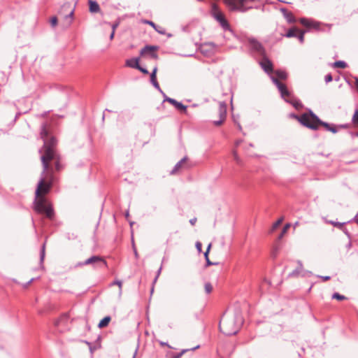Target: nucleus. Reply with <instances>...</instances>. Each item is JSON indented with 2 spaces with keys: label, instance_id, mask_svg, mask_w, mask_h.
Returning <instances> with one entry per match:
<instances>
[{
  "label": "nucleus",
  "instance_id": "obj_1",
  "mask_svg": "<svg viewBox=\"0 0 358 358\" xmlns=\"http://www.w3.org/2000/svg\"><path fill=\"white\" fill-rule=\"evenodd\" d=\"M41 136L44 143V155L41 156L43 169L35 192V197L44 196L49 193L54 181L53 171L50 169L49 162L57 159L54 149L57 141L54 137L49 138L48 131L45 124L41 127Z\"/></svg>",
  "mask_w": 358,
  "mask_h": 358
},
{
  "label": "nucleus",
  "instance_id": "obj_2",
  "mask_svg": "<svg viewBox=\"0 0 358 358\" xmlns=\"http://www.w3.org/2000/svg\"><path fill=\"white\" fill-rule=\"evenodd\" d=\"M243 323V317L241 313L237 310L236 313L224 314L220 322L219 327L224 334L232 336L239 331Z\"/></svg>",
  "mask_w": 358,
  "mask_h": 358
},
{
  "label": "nucleus",
  "instance_id": "obj_3",
  "mask_svg": "<svg viewBox=\"0 0 358 358\" xmlns=\"http://www.w3.org/2000/svg\"><path fill=\"white\" fill-rule=\"evenodd\" d=\"M34 210L37 213L45 214L50 220L53 219L55 215L53 208L45 196L35 197L34 201Z\"/></svg>",
  "mask_w": 358,
  "mask_h": 358
},
{
  "label": "nucleus",
  "instance_id": "obj_4",
  "mask_svg": "<svg viewBox=\"0 0 358 358\" xmlns=\"http://www.w3.org/2000/svg\"><path fill=\"white\" fill-rule=\"evenodd\" d=\"M273 83L276 85L281 96L288 103H291L295 108L299 109L302 107L301 101L294 98L287 89V87L274 77H271Z\"/></svg>",
  "mask_w": 358,
  "mask_h": 358
},
{
  "label": "nucleus",
  "instance_id": "obj_5",
  "mask_svg": "<svg viewBox=\"0 0 358 358\" xmlns=\"http://www.w3.org/2000/svg\"><path fill=\"white\" fill-rule=\"evenodd\" d=\"M302 125L311 129L317 130L319 128L320 118L312 111L309 113H303L301 116L292 115Z\"/></svg>",
  "mask_w": 358,
  "mask_h": 358
},
{
  "label": "nucleus",
  "instance_id": "obj_6",
  "mask_svg": "<svg viewBox=\"0 0 358 358\" xmlns=\"http://www.w3.org/2000/svg\"><path fill=\"white\" fill-rule=\"evenodd\" d=\"M231 10L245 12L253 8L255 0H223Z\"/></svg>",
  "mask_w": 358,
  "mask_h": 358
},
{
  "label": "nucleus",
  "instance_id": "obj_7",
  "mask_svg": "<svg viewBox=\"0 0 358 358\" xmlns=\"http://www.w3.org/2000/svg\"><path fill=\"white\" fill-rule=\"evenodd\" d=\"M92 264L95 268H105L107 267V263L105 259L99 256H92L87 259L84 262L79 263L78 266Z\"/></svg>",
  "mask_w": 358,
  "mask_h": 358
},
{
  "label": "nucleus",
  "instance_id": "obj_8",
  "mask_svg": "<svg viewBox=\"0 0 358 358\" xmlns=\"http://www.w3.org/2000/svg\"><path fill=\"white\" fill-rule=\"evenodd\" d=\"M213 16L216 19L217 22H220V25L224 29H229V24L227 20L225 19L223 14L217 9L216 6L214 4L213 6Z\"/></svg>",
  "mask_w": 358,
  "mask_h": 358
},
{
  "label": "nucleus",
  "instance_id": "obj_9",
  "mask_svg": "<svg viewBox=\"0 0 358 358\" xmlns=\"http://www.w3.org/2000/svg\"><path fill=\"white\" fill-rule=\"evenodd\" d=\"M226 115H227V104L225 102L221 101L219 103L220 120L217 121H214L213 124L216 126L221 125L225 120Z\"/></svg>",
  "mask_w": 358,
  "mask_h": 358
},
{
  "label": "nucleus",
  "instance_id": "obj_10",
  "mask_svg": "<svg viewBox=\"0 0 358 358\" xmlns=\"http://www.w3.org/2000/svg\"><path fill=\"white\" fill-rule=\"evenodd\" d=\"M248 42L250 44V48L255 50V52L259 53V54H264V49L262 44L257 41L255 38H250L248 39Z\"/></svg>",
  "mask_w": 358,
  "mask_h": 358
},
{
  "label": "nucleus",
  "instance_id": "obj_11",
  "mask_svg": "<svg viewBox=\"0 0 358 358\" xmlns=\"http://www.w3.org/2000/svg\"><path fill=\"white\" fill-rule=\"evenodd\" d=\"M158 49L157 46L155 45H145L143 49H141L140 54L141 55H143L145 54L149 53L152 58L157 59L158 58L157 55L155 52V50Z\"/></svg>",
  "mask_w": 358,
  "mask_h": 358
},
{
  "label": "nucleus",
  "instance_id": "obj_12",
  "mask_svg": "<svg viewBox=\"0 0 358 358\" xmlns=\"http://www.w3.org/2000/svg\"><path fill=\"white\" fill-rule=\"evenodd\" d=\"M260 65L264 71L268 74H271L273 72V64L268 59L264 58L260 62Z\"/></svg>",
  "mask_w": 358,
  "mask_h": 358
},
{
  "label": "nucleus",
  "instance_id": "obj_13",
  "mask_svg": "<svg viewBox=\"0 0 358 358\" xmlns=\"http://www.w3.org/2000/svg\"><path fill=\"white\" fill-rule=\"evenodd\" d=\"M157 71V67L155 66L150 74V82L153 85V86L159 91L160 93H163V91L162 90L158 82L157 81L156 78V73Z\"/></svg>",
  "mask_w": 358,
  "mask_h": 358
},
{
  "label": "nucleus",
  "instance_id": "obj_14",
  "mask_svg": "<svg viewBox=\"0 0 358 358\" xmlns=\"http://www.w3.org/2000/svg\"><path fill=\"white\" fill-rule=\"evenodd\" d=\"M319 126H323L327 131H331L334 134L337 133L338 129L336 127L334 124H330L327 122H323L320 119Z\"/></svg>",
  "mask_w": 358,
  "mask_h": 358
},
{
  "label": "nucleus",
  "instance_id": "obj_15",
  "mask_svg": "<svg viewBox=\"0 0 358 358\" xmlns=\"http://www.w3.org/2000/svg\"><path fill=\"white\" fill-rule=\"evenodd\" d=\"M300 22L301 23V24H303V26H305L308 28H310V27L317 28L318 27V24L315 22L312 21L308 19H306V18H301L300 20Z\"/></svg>",
  "mask_w": 358,
  "mask_h": 358
},
{
  "label": "nucleus",
  "instance_id": "obj_16",
  "mask_svg": "<svg viewBox=\"0 0 358 358\" xmlns=\"http://www.w3.org/2000/svg\"><path fill=\"white\" fill-rule=\"evenodd\" d=\"M126 65L129 67L136 69L139 66V58H131L126 61Z\"/></svg>",
  "mask_w": 358,
  "mask_h": 358
},
{
  "label": "nucleus",
  "instance_id": "obj_17",
  "mask_svg": "<svg viewBox=\"0 0 358 358\" xmlns=\"http://www.w3.org/2000/svg\"><path fill=\"white\" fill-rule=\"evenodd\" d=\"M298 267L289 274V276L295 277L299 275L303 271V264L301 261H298Z\"/></svg>",
  "mask_w": 358,
  "mask_h": 358
},
{
  "label": "nucleus",
  "instance_id": "obj_18",
  "mask_svg": "<svg viewBox=\"0 0 358 358\" xmlns=\"http://www.w3.org/2000/svg\"><path fill=\"white\" fill-rule=\"evenodd\" d=\"M90 5V11L91 13H97L100 10L99 5L95 1L92 0L89 1Z\"/></svg>",
  "mask_w": 358,
  "mask_h": 358
},
{
  "label": "nucleus",
  "instance_id": "obj_19",
  "mask_svg": "<svg viewBox=\"0 0 358 358\" xmlns=\"http://www.w3.org/2000/svg\"><path fill=\"white\" fill-rule=\"evenodd\" d=\"M275 74L276 75L277 78L274 76L275 78H276L278 80V79L281 80H285L287 78V73L283 70H277L275 71ZM273 77V76H271V78Z\"/></svg>",
  "mask_w": 358,
  "mask_h": 358
},
{
  "label": "nucleus",
  "instance_id": "obj_20",
  "mask_svg": "<svg viewBox=\"0 0 358 358\" xmlns=\"http://www.w3.org/2000/svg\"><path fill=\"white\" fill-rule=\"evenodd\" d=\"M73 15H74V8L71 9L70 13L65 16V21H66V27H69L71 24V23L73 22Z\"/></svg>",
  "mask_w": 358,
  "mask_h": 358
},
{
  "label": "nucleus",
  "instance_id": "obj_21",
  "mask_svg": "<svg viewBox=\"0 0 358 358\" xmlns=\"http://www.w3.org/2000/svg\"><path fill=\"white\" fill-rule=\"evenodd\" d=\"M299 31V30L297 28H291L287 31L285 36L287 38L296 37Z\"/></svg>",
  "mask_w": 358,
  "mask_h": 358
},
{
  "label": "nucleus",
  "instance_id": "obj_22",
  "mask_svg": "<svg viewBox=\"0 0 358 358\" xmlns=\"http://www.w3.org/2000/svg\"><path fill=\"white\" fill-rule=\"evenodd\" d=\"M111 318L110 316L103 317L99 323L98 327L99 328H103L108 325Z\"/></svg>",
  "mask_w": 358,
  "mask_h": 358
},
{
  "label": "nucleus",
  "instance_id": "obj_23",
  "mask_svg": "<svg viewBox=\"0 0 358 358\" xmlns=\"http://www.w3.org/2000/svg\"><path fill=\"white\" fill-rule=\"evenodd\" d=\"M282 11L284 13L285 17L287 19V22H289V23H292V22H295V18L292 13L287 12L284 9H282Z\"/></svg>",
  "mask_w": 358,
  "mask_h": 358
},
{
  "label": "nucleus",
  "instance_id": "obj_24",
  "mask_svg": "<svg viewBox=\"0 0 358 358\" xmlns=\"http://www.w3.org/2000/svg\"><path fill=\"white\" fill-rule=\"evenodd\" d=\"M186 159V157L182 158L175 165L173 169L171 171L172 174L176 173L181 167L182 164L185 162Z\"/></svg>",
  "mask_w": 358,
  "mask_h": 358
},
{
  "label": "nucleus",
  "instance_id": "obj_25",
  "mask_svg": "<svg viewBox=\"0 0 358 358\" xmlns=\"http://www.w3.org/2000/svg\"><path fill=\"white\" fill-rule=\"evenodd\" d=\"M333 66L336 68L345 69L347 66V64L343 61L335 62Z\"/></svg>",
  "mask_w": 358,
  "mask_h": 358
},
{
  "label": "nucleus",
  "instance_id": "obj_26",
  "mask_svg": "<svg viewBox=\"0 0 358 358\" xmlns=\"http://www.w3.org/2000/svg\"><path fill=\"white\" fill-rule=\"evenodd\" d=\"M176 108L178 110L186 113L187 111V106L183 105L182 103L177 101L176 104L175 105Z\"/></svg>",
  "mask_w": 358,
  "mask_h": 358
},
{
  "label": "nucleus",
  "instance_id": "obj_27",
  "mask_svg": "<svg viewBox=\"0 0 358 358\" xmlns=\"http://www.w3.org/2000/svg\"><path fill=\"white\" fill-rule=\"evenodd\" d=\"M331 298L333 299H336V300H338V301H343L344 299H346V297L344 296V295H341L338 292H335L332 294V296Z\"/></svg>",
  "mask_w": 358,
  "mask_h": 358
},
{
  "label": "nucleus",
  "instance_id": "obj_28",
  "mask_svg": "<svg viewBox=\"0 0 358 358\" xmlns=\"http://www.w3.org/2000/svg\"><path fill=\"white\" fill-rule=\"evenodd\" d=\"M282 220H283V218L281 217V218L278 219L275 223H273L271 230V232H273V231H275L280 225Z\"/></svg>",
  "mask_w": 358,
  "mask_h": 358
},
{
  "label": "nucleus",
  "instance_id": "obj_29",
  "mask_svg": "<svg viewBox=\"0 0 358 358\" xmlns=\"http://www.w3.org/2000/svg\"><path fill=\"white\" fill-rule=\"evenodd\" d=\"M304 34H305V31H299V32L297 33V35L296 37L298 38L299 41H300L301 43H303V41H304Z\"/></svg>",
  "mask_w": 358,
  "mask_h": 358
},
{
  "label": "nucleus",
  "instance_id": "obj_30",
  "mask_svg": "<svg viewBox=\"0 0 358 358\" xmlns=\"http://www.w3.org/2000/svg\"><path fill=\"white\" fill-rule=\"evenodd\" d=\"M289 227H290V224H289V223H288V224H286L284 226V227H283V229H282V231H281L280 234V235H279V236H278V239H280V238H282L283 237L284 234L287 232V229H288Z\"/></svg>",
  "mask_w": 358,
  "mask_h": 358
},
{
  "label": "nucleus",
  "instance_id": "obj_31",
  "mask_svg": "<svg viewBox=\"0 0 358 358\" xmlns=\"http://www.w3.org/2000/svg\"><path fill=\"white\" fill-rule=\"evenodd\" d=\"M204 288H205V291L207 294H210L213 290V286L211 285V284L210 282L205 283Z\"/></svg>",
  "mask_w": 358,
  "mask_h": 358
},
{
  "label": "nucleus",
  "instance_id": "obj_32",
  "mask_svg": "<svg viewBox=\"0 0 358 358\" xmlns=\"http://www.w3.org/2000/svg\"><path fill=\"white\" fill-rule=\"evenodd\" d=\"M329 223H331L332 225H334V227H338L339 229H342L343 225L345 224V222L341 223V222H334V221H330Z\"/></svg>",
  "mask_w": 358,
  "mask_h": 358
},
{
  "label": "nucleus",
  "instance_id": "obj_33",
  "mask_svg": "<svg viewBox=\"0 0 358 358\" xmlns=\"http://www.w3.org/2000/svg\"><path fill=\"white\" fill-rule=\"evenodd\" d=\"M50 24L52 27H55L57 26V17L54 16L52 17H51L50 20Z\"/></svg>",
  "mask_w": 358,
  "mask_h": 358
},
{
  "label": "nucleus",
  "instance_id": "obj_34",
  "mask_svg": "<svg viewBox=\"0 0 358 358\" xmlns=\"http://www.w3.org/2000/svg\"><path fill=\"white\" fill-rule=\"evenodd\" d=\"M164 101H167V102L171 103L174 106H175V105L177 103V101L176 99H172V98H165L164 99Z\"/></svg>",
  "mask_w": 358,
  "mask_h": 358
},
{
  "label": "nucleus",
  "instance_id": "obj_35",
  "mask_svg": "<svg viewBox=\"0 0 358 358\" xmlns=\"http://www.w3.org/2000/svg\"><path fill=\"white\" fill-rule=\"evenodd\" d=\"M352 122L355 124H357L358 123V110H356L355 113H354V115H353Z\"/></svg>",
  "mask_w": 358,
  "mask_h": 358
},
{
  "label": "nucleus",
  "instance_id": "obj_36",
  "mask_svg": "<svg viewBox=\"0 0 358 358\" xmlns=\"http://www.w3.org/2000/svg\"><path fill=\"white\" fill-rule=\"evenodd\" d=\"M45 244L44 243L42 246L41 251V262H43L45 257Z\"/></svg>",
  "mask_w": 358,
  "mask_h": 358
},
{
  "label": "nucleus",
  "instance_id": "obj_37",
  "mask_svg": "<svg viewBox=\"0 0 358 358\" xmlns=\"http://www.w3.org/2000/svg\"><path fill=\"white\" fill-rule=\"evenodd\" d=\"M113 285H118L119 288H120V292H122V281L119 280H117L113 282Z\"/></svg>",
  "mask_w": 358,
  "mask_h": 358
},
{
  "label": "nucleus",
  "instance_id": "obj_38",
  "mask_svg": "<svg viewBox=\"0 0 358 358\" xmlns=\"http://www.w3.org/2000/svg\"><path fill=\"white\" fill-rule=\"evenodd\" d=\"M188 350H187H187H182L180 353H178V354H177V355H174L172 358H180V357H181V356H182L185 352H187V351H188Z\"/></svg>",
  "mask_w": 358,
  "mask_h": 358
},
{
  "label": "nucleus",
  "instance_id": "obj_39",
  "mask_svg": "<svg viewBox=\"0 0 358 358\" xmlns=\"http://www.w3.org/2000/svg\"><path fill=\"white\" fill-rule=\"evenodd\" d=\"M332 76L331 74H327L325 76L324 80L327 83L332 81Z\"/></svg>",
  "mask_w": 358,
  "mask_h": 358
},
{
  "label": "nucleus",
  "instance_id": "obj_40",
  "mask_svg": "<svg viewBox=\"0 0 358 358\" xmlns=\"http://www.w3.org/2000/svg\"><path fill=\"white\" fill-rule=\"evenodd\" d=\"M137 69L139 70L140 71H141L144 74H148V73H149L146 69L141 66L140 65L138 66V68H137Z\"/></svg>",
  "mask_w": 358,
  "mask_h": 358
},
{
  "label": "nucleus",
  "instance_id": "obj_41",
  "mask_svg": "<svg viewBox=\"0 0 358 358\" xmlns=\"http://www.w3.org/2000/svg\"><path fill=\"white\" fill-rule=\"evenodd\" d=\"M196 248L197 250L199 251V252H201V248H202L201 243H200L199 241H197L196 243Z\"/></svg>",
  "mask_w": 358,
  "mask_h": 358
},
{
  "label": "nucleus",
  "instance_id": "obj_42",
  "mask_svg": "<svg viewBox=\"0 0 358 358\" xmlns=\"http://www.w3.org/2000/svg\"><path fill=\"white\" fill-rule=\"evenodd\" d=\"M210 247H211V244H209L208 248H207V250H206V252L204 253L205 259L208 258V253H209Z\"/></svg>",
  "mask_w": 358,
  "mask_h": 358
},
{
  "label": "nucleus",
  "instance_id": "obj_43",
  "mask_svg": "<svg viewBox=\"0 0 358 358\" xmlns=\"http://www.w3.org/2000/svg\"><path fill=\"white\" fill-rule=\"evenodd\" d=\"M233 155H234V159L236 161L237 163H239L240 162V159H239V157H238L236 152L234 151Z\"/></svg>",
  "mask_w": 358,
  "mask_h": 358
},
{
  "label": "nucleus",
  "instance_id": "obj_44",
  "mask_svg": "<svg viewBox=\"0 0 358 358\" xmlns=\"http://www.w3.org/2000/svg\"><path fill=\"white\" fill-rule=\"evenodd\" d=\"M145 23L150 24V26H152L154 29H156V24L152 22V21H149V20H147L145 21Z\"/></svg>",
  "mask_w": 358,
  "mask_h": 358
},
{
  "label": "nucleus",
  "instance_id": "obj_45",
  "mask_svg": "<svg viewBox=\"0 0 358 358\" xmlns=\"http://www.w3.org/2000/svg\"><path fill=\"white\" fill-rule=\"evenodd\" d=\"M319 278H321L324 281H327L328 280L330 279V276H320V275H318Z\"/></svg>",
  "mask_w": 358,
  "mask_h": 358
},
{
  "label": "nucleus",
  "instance_id": "obj_46",
  "mask_svg": "<svg viewBox=\"0 0 358 358\" xmlns=\"http://www.w3.org/2000/svg\"><path fill=\"white\" fill-rule=\"evenodd\" d=\"M196 217H194V218H192V219H191V220H189V223H190L192 225H194V224H195V223H196Z\"/></svg>",
  "mask_w": 358,
  "mask_h": 358
},
{
  "label": "nucleus",
  "instance_id": "obj_47",
  "mask_svg": "<svg viewBox=\"0 0 358 358\" xmlns=\"http://www.w3.org/2000/svg\"><path fill=\"white\" fill-rule=\"evenodd\" d=\"M117 26H118V23L113 24H112V31H115V29L117 27Z\"/></svg>",
  "mask_w": 358,
  "mask_h": 358
},
{
  "label": "nucleus",
  "instance_id": "obj_48",
  "mask_svg": "<svg viewBox=\"0 0 358 358\" xmlns=\"http://www.w3.org/2000/svg\"><path fill=\"white\" fill-rule=\"evenodd\" d=\"M161 271H162V267H160V268H159V270H158V271H157V276H156V278H155V279L154 282H156V280H157V278L159 277V274H160V273H161Z\"/></svg>",
  "mask_w": 358,
  "mask_h": 358
},
{
  "label": "nucleus",
  "instance_id": "obj_49",
  "mask_svg": "<svg viewBox=\"0 0 358 358\" xmlns=\"http://www.w3.org/2000/svg\"><path fill=\"white\" fill-rule=\"evenodd\" d=\"M207 266L213 264V263L210 261L209 258L206 259Z\"/></svg>",
  "mask_w": 358,
  "mask_h": 358
},
{
  "label": "nucleus",
  "instance_id": "obj_50",
  "mask_svg": "<svg viewBox=\"0 0 358 358\" xmlns=\"http://www.w3.org/2000/svg\"><path fill=\"white\" fill-rule=\"evenodd\" d=\"M114 36H115V31H112L110 35V40H113V38H114Z\"/></svg>",
  "mask_w": 358,
  "mask_h": 358
},
{
  "label": "nucleus",
  "instance_id": "obj_51",
  "mask_svg": "<svg viewBox=\"0 0 358 358\" xmlns=\"http://www.w3.org/2000/svg\"><path fill=\"white\" fill-rule=\"evenodd\" d=\"M55 166H56L57 170H59V162L58 161L56 162Z\"/></svg>",
  "mask_w": 358,
  "mask_h": 358
},
{
  "label": "nucleus",
  "instance_id": "obj_52",
  "mask_svg": "<svg viewBox=\"0 0 358 358\" xmlns=\"http://www.w3.org/2000/svg\"><path fill=\"white\" fill-rule=\"evenodd\" d=\"M136 353H137V349L135 350V352H134V353L133 355L132 358H136Z\"/></svg>",
  "mask_w": 358,
  "mask_h": 358
},
{
  "label": "nucleus",
  "instance_id": "obj_53",
  "mask_svg": "<svg viewBox=\"0 0 358 358\" xmlns=\"http://www.w3.org/2000/svg\"><path fill=\"white\" fill-rule=\"evenodd\" d=\"M161 94L163 95V96H164V99L165 98H169V97L166 95V94H165L164 92H163V93H161Z\"/></svg>",
  "mask_w": 358,
  "mask_h": 358
},
{
  "label": "nucleus",
  "instance_id": "obj_54",
  "mask_svg": "<svg viewBox=\"0 0 358 358\" xmlns=\"http://www.w3.org/2000/svg\"><path fill=\"white\" fill-rule=\"evenodd\" d=\"M199 348V345H197V346H196V347H194V348H192L191 349V350H196V349H198Z\"/></svg>",
  "mask_w": 358,
  "mask_h": 358
},
{
  "label": "nucleus",
  "instance_id": "obj_55",
  "mask_svg": "<svg viewBox=\"0 0 358 358\" xmlns=\"http://www.w3.org/2000/svg\"><path fill=\"white\" fill-rule=\"evenodd\" d=\"M67 6H69V4L66 3V4H64V5L63 6V8H66V7H67Z\"/></svg>",
  "mask_w": 358,
  "mask_h": 358
},
{
  "label": "nucleus",
  "instance_id": "obj_56",
  "mask_svg": "<svg viewBox=\"0 0 358 358\" xmlns=\"http://www.w3.org/2000/svg\"><path fill=\"white\" fill-rule=\"evenodd\" d=\"M156 31H157L159 33H162L160 31H159V29L156 27V29H155Z\"/></svg>",
  "mask_w": 358,
  "mask_h": 358
},
{
  "label": "nucleus",
  "instance_id": "obj_57",
  "mask_svg": "<svg viewBox=\"0 0 358 358\" xmlns=\"http://www.w3.org/2000/svg\"><path fill=\"white\" fill-rule=\"evenodd\" d=\"M156 31H157L159 33H162L160 31H159V29L156 27V29H155Z\"/></svg>",
  "mask_w": 358,
  "mask_h": 358
},
{
  "label": "nucleus",
  "instance_id": "obj_58",
  "mask_svg": "<svg viewBox=\"0 0 358 358\" xmlns=\"http://www.w3.org/2000/svg\"><path fill=\"white\" fill-rule=\"evenodd\" d=\"M238 129H241V126L240 124H238Z\"/></svg>",
  "mask_w": 358,
  "mask_h": 358
},
{
  "label": "nucleus",
  "instance_id": "obj_59",
  "mask_svg": "<svg viewBox=\"0 0 358 358\" xmlns=\"http://www.w3.org/2000/svg\"><path fill=\"white\" fill-rule=\"evenodd\" d=\"M59 321H57L55 325H58Z\"/></svg>",
  "mask_w": 358,
  "mask_h": 358
},
{
  "label": "nucleus",
  "instance_id": "obj_60",
  "mask_svg": "<svg viewBox=\"0 0 358 358\" xmlns=\"http://www.w3.org/2000/svg\"><path fill=\"white\" fill-rule=\"evenodd\" d=\"M34 280V278L31 279V280L29 281V283H30L31 282H32Z\"/></svg>",
  "mask_w": 358,
  "mask_h": 358
},
{
  "label": "nucleus",
  "instance_id": "obj_61",
  "mask_svg": "<svg viewBox=\"0 0 358 358\" xmlns=\"http://www.w3.org/2000/svg\"><path fill=\"white\" fill-rule=\"evenodd\" d=\"M356 222L358 224V219H356Z\"/></svg>",
  "mask_w": 358,
  "mask_h": 358
},
{
  "label": "nucleus",
  "instance_id": "obj_62",
  "mask_svg": "<svg viewBox=\"0 0 358 358\" xmlns=\"http://www.w3.org/2000/svg\"><path fill=\"white\" fill-rule=\"evenodd\" d=\"M357 136H358V134H357Z\"/></svg>",
  "mask_w": 358,
  "mask_h": 358
}]
</instances>
